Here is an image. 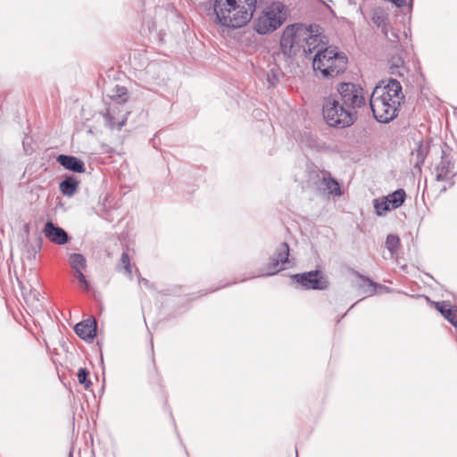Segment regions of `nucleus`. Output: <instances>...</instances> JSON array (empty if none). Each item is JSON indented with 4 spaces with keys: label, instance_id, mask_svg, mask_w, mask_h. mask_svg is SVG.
Here are the masks:
<instances>
[{
    "label": "nucleus",
    "instance_id": "0eeeda50",
    "mask_svg": "<svg viewBox=\"0 0 457 457\" xmlns=\"http://www.w3.org/2000/svg\"><path fill=\"white\" fill-rule=\"evenodd\" d=\"M307 33V26L302 24L287 26L280 39V49L284 55L292 57L300 52L303 49V37Z\"/></svg>",
    "mask_w": 457,
    "mask_h": 457
},
{
    "label": "nucleus",
    "instance_id": "cd10ccee",
    "mask_svg": "<svg viewBox=\"0 0 457 457\" xmlns=\"http://www.w3.org/2000/svg\"><path fill=\"white\" fill-rule=\"evenodd\" d=\"M75 277L79 281L80 287L84 290H86V291L89 290V284H88L85 275L83 274V271L75 272Z\"/></svg>",
    "mask_w": 457,
    "mask_h": 457
},
{
    "label": "nucleus",
    "instance_id": "5701e85b",
    "mask_svg": "<svg viewBox=\"0 0 457 457\" xmlns=\"http://www.w3.org/2000/svg\"><path fill=\"white\" fill-rule=\"evenodd\" d=\"M357 276L361 278V283H360L359 287L365 288L363 290L364 294H367L369 295H373L376 292L377 284L371 281L369 278H365L359 273H357Z\"/></svg>",
    "mask_w": 457,
    "mask_h": 457
},
{
    "label": "nucleus",
    "instance_id": "6e6552de",
    "mask_svg": "<svg viewBox=\"0 0 457 457\" xmlns=\"http://www.w3.org/2000/svg\"><path fill=\"white\" fill-rule=\"evenodd\" d=\"M292 278L304 289L324 290L328 287L327 279L319 270L295 274Z\"/></svg>",
    "mask_w": 457,
    "mask_h": 457
},
{
    "label": "nucleus",
    "instance_id": "7c9ffc66",
    "mask_svg": "<svg viewBox=\"0 0 457 457\" xmlns=\"http://www.w3.org/2000/svg\"><path fill=\"white\" fill-rule=\"evenodd\" d=\"M456 328H457V314L455 315V319L450 321Z\"/></svg>",
    "mask_w": 457,
    "mask_h": 457
},
{
    "label": "nucleus",
    "instance_id": "f704fd0d",
    "mask_svg": "<svg viewBox=\"0 0 457 457\" xmlns=\"http://www.w3.org/2000/svg\"><path fill=\"white\" fill-rule=\"evenodd\" d=\"M317 147H318L319 149H321V148H322V145H317Z\"/></svg>",
    "mask_w": 457,
    "mask_h": 457
},
{
    "label": "nucleus",
    "instance_id": "423d86ee",
    "mask_svg": "<svg viewBox=\"0 0 457 457\" xmlns=\"http://www.w3.org/2000/svg\"><path fill=\"white\" fill-rule=\"evenodd\" d=\"M337 98L356 119V110L366 104L363 88L357 84L343 82L337 86Z\"/></svg>",
    "mask_w": 457,
    "mask_h": 457
},
{
    "label": "nucleus",
    "instance_id": "2eb2a0df",
    "mask_svg": "<svg viewBox=\"0 0 457 457\" xmlns=\"http://www.w3.org/2000/svg\"><path fill=\"white\" fill-rule=\"evenodd\" d=\"M452 162L442 157L440 162L435 167L436 179L437 181H449L453 177Z\"/></svg>",
    "mask_w": 457,
    "mask_h": 457
},
{
    "label": "nucleus",
    "instance_id": "c756f323",
    "mask_svg": "<svg viewBox=\"0 0 457 457\" xmlns=\"http://www.w3.org/2000/svg\"><path fill=\"white\" fill-rule=\"evenodd\" d=\"M127 94V90L125 87H120L118 89V96L121 97Z\"/></svg>",
    "mask_w": 457,
    "mask_h": 457
},
{
    "label": "nucleus",
    "instance_id": "aec40b11",
    "mask_svg": "<svg viewBox=\"0 0 457 457\" xmlns=\"http://www.w3.org/2000/svg\"><path fill=\"white\" fill-rule=\"evenodd\" d=\"M69 262L75 272L83 271L87 268V260L80 253H72L69 257Z\"/></svg>",
    "mask_w": 457,
    "mask_h": 457
},
{
    "label": "nucleus",
    "instance_id": "20e7f679",
    "mask_svg": "<svg viewBox=\"0 0 457 457\" xmlns=\"http://www.w3.org/2000/svg\"><path fill=\"white\" fill-rule=\"evenodd\" d=\"M322 113L327 124L334 128L349 127L356 120L353 114L340 103L336 95H330L324 98Z\"/></svg>",
    "mask_w": 457,
    "mask_h": 457
},
{
    "label": "nucleus",
    "instance_id": "f03ea898",
    "mask_svg": "<svg viewBox=\"0 0 457 457\" xmlns=\"http://www.w3.org/2000/svg\"><path fill=\"white\" fill-rule=\"evenodd\" d=\"M212 21L226 29H239L253 18L256 0H213Z\"/></svg>",
    "mask_w": 457,
    "mask_h": 457
},
{
    "label": "nucleus",
    "instance_id": "c9c22d12",
    "mask_svg": "<svg viewBox=\"0 0 457 457\" xmlns=\"http://www.w3.org/2000/svg\"><path fill=\"white\" fill-rule=\"evenodd\" d=\"M69 457H73L72 453H70Z\"/></svg>",
    "mask_w": 457,
    "mask_h": 457
},
{
    "label": "nucleus",
    "instance_id": "b1692460",
    "mask_svg": "<svg viewBox=\"0 0 457 457\" xmlns=\"http://www.w3.org/2000/svg\"><path fill=\"white\" fill-rule=\"evenodd\" d=\"M449 306L450 305L445 302L436 303V309L450 322L452 320L455 319L457 311L452 310Z\"/></svg>",
    "mask_w": 457,
    "mask_h": 457
},
{
    "label": "nucleus",
    "instance_id": "72a5a7b5",
    "mask_svg": "<svg viewBox=\"0 0 457 457\" xmlns=\"http://www.w3.org/2000/svg\"><path fill=\"white\" fill-rule=\"evenodd\" d=\"M142 281H143V283H145V284L147 283V280L145 278H143Z\"/></svg>",
    "mask_w": 457,
    "mask_h": 457
},
{
    "label": "nucleus",
    "instance_id": "a211bd4d",
    "mask_svg": "<svg viewBox=\"0 0 457 457\" xmlns=\"http://www.w3.org/2000/svg\"><path fill=\"white\" fill-rule=\"evenodd\" d=\"M371 20L374 24H376L378 28H381L385 37H387V15L385 11L381 8L374 9L372 12Z\"/></svg>",
    "mask_w": 457,
    "mask_h": 457
},
{
    "label": "nucleus",
    "instance_id": "9d476101",
    "mask_svg": "<svg viewBox=\"0 0 457 457\" xmlns=\"http://www.w3.org/2000/svg\"><path fill=\"white\" fill-rule=\"evenodd\" d=\"M289 246L282 243L276 250L267 265L266 275L270 276L285 269L284 265L288 262Z\"/></svg>",
    "mask_w": 457,
    "mask_h": 457
},
{
    "label": "nucleus",
    "instance_id": "c85d7f7f",
    "mask_svg": "<svg viewBox=\"0 0 457 457\" xmlns=\"http://www.w3.org/2000/svg\"><path fill=\"white\" fill-rule=\"evenodd\" d=\"M418 157L420 159V162H423V161H424V150L421 148V146L418 149Z\"/></svg>",
    "mask_w": 457,
    "mask_h": 457
},
{
    "label": "nucleus",
    "instance_id": "412c9836",
    "mask_svg": "<svg viewBox=\"0 0 457 457\" xmlns=\"http://www.w3.org/2000/svg\"><path fill=\"white\" fill-rule=\"evenodd\" d=\"M374 209H375L376 214L378 216H383L390 210H393L386 197L375 199L374 200Z\"/></svg>",
    "mask_w": 457,
    "mask_h": 457
},
{
    "label": "nucleus",
    "instance_id": "1a4fd4ad",
    "mask_svg": "<svg viewBox=\"0 0 457 457\" xmlns=\"http://www.w3.org/2000/svg\"><path fill=\"white\" fill-rule=\"evenodd\" d=\"M308 33L303 37V51L305 56L312 54L313 52L318 53V50H324L325 43L323 41L324 37L320 32V27L318 25H310L307 27Z\"/></svg>",
    "mask_w": 457,
    "mask_h": 457
},
{
    "label": "nucleus",
    "instance_id": "a878e982",
    "mask_svg": "<svg viewBox=\"0 0 457 457\" xmlns=\"http://www.w3.org/2000/svg\"><path fill=\"white\" fill-rule=\"evenodd\" d=\"M21 290L25 301H38L39 293L36 289L28 290L21 283Z\"/></svg>",
    "mask_w": 457,
    "mask_h": 457
},
{
    "label": "nucleus",
    "instance_id": "39448f33",
    "mask_svg": "<svg viewBox=\"0 0 457 457\" xmlns=\"http://www.w3.org/2000/svg\"><path fill=\"white\" fill-rule=\"evenodd\" d=\"M284 5L272 3L253 21V29L260 35H266L278 29L286 20Z\"/></svg>",
    "mask_w": 457,
    "mask_h": 457
},
{
    "label": "nucleus",
    "instance_id": "ddd939ff",
    "mask_svg": "<svg viewBox=\"0 0 457 457\" xmlns=\"http://www.w3.org/2000/svg\"><path fill=\"white\" fill-rule=\"evenodd\" d=\"M56 161L66 170L78 173L85 172V163L75 156L60 154Z\"/></svg>",
    "mask_w": 457,
    "mask_h": 457
},
{
    "label": "nucleus",
    "instance_id": "dca6fc26",
    "mask_svg": "<svg viewBox=\"0 0 457 457\" xmlns=\"http://www.w3.org/2000/svg\"><path fill=\"white\" fill-rule=\"evenodd\" d=\"M79 180L72 176L67 177L60 183V191L66 196H72L78 190Z\"/></svg>",
    "mask_w": 457,
    "mask_h": 457
},
{
    "label": "nucleus",
    "instance_id": "9b49d317",
    "mask_svg": "<svg viewBox=\"0 0 457 457\" xmlns=\"http://www.w3.org/2000/svg\"><path fill=\"white\" fill-rule=\"evenodd\" d=\"M315 184L320 190L328 195H341L342 192L338 182L331 177L330 172L327 170H319L316 172Z\"/></svg>",
    "mask_w": 457,
    "mask_h": 457
},
{
    "label": "nucleus",
    "instance_id": "473e14b6",
    "mask_svg": "<svg viewBox=\"0 0 457 457\" xmlns=\"http://www.w3.org/2000/svg\"><path fill=\"white\" fill-rule=\"evenodd\" d=\"M33 251H34L33 257L35 258L37 251H36V249H34Z\"/></svg>",
    "mask_w": 457,
    "mask_h": 457
},
{
    "label": "nucleus",
    "instance_id": "bb28decb",
    "mask_svg": "<svg viewBox=\"0 0 457 457\" xmlns=\"http://www.w3.org/2000/svg\"><path fill=\"white\" fill-rule=\"evenodd\" d=\"M87 375H88V372L86 369L81 368L79 370L78 380L80 384L85 385L86 388H89V386L92 384L89 380L87 379Z\"/></svg>",
    "mask_w": 457,
    "mask_h": 457
},
{
    "label": "nucleus",
    "instance_id": "4c0bfd02",
    "mask_svg": "<svg viewBox=\"0 0 457 457\" xmlns=\"http://www.w3.org/2000/svg\"><path fill=\"white\" fill-rule=\"evenodd\" d=\"M295 457H298V454L296 453V456Z\"/></svg>",
    "mask_w": 457,
    "mask_h": 457
},
{
    "label": "nucleus",
    "instance_id": "4468645a",
    "mask_svg": "<svg viewBox=\"0 0 457 457\" xmlns=\"http://www.w3.org/2000/svg\"><path fill=\"white\" fill-rule=\"evenodd\" d=\"M74 330L80 338L92 341L96 335V323L95 320H84L78 323Z\"/></svg>",
    "mask_w": 457,
    "mask_h": 457
},
{
    "label": "nucleus",
    "instance_id": "7ed1b4c3",
    "mask_svg": "<svg viewBox=\"0 0 457 457\" xmlns=\"http://www.w3.org/2000/svg\"><path fill=\"white\" fill-rule=\"evenodd\" d=\"M312 67L324 79L335 78L346 70L347 58L331 47L320 49L313 57Z\"/></svg>",
    "mask_w": 457,
    "mask_h": 457
},
{
    "label": "nucleus",
    "instance_id": "f257e3e1",
    "mask_svg": "<svg viewBox=\"0 0 457 457\" xmlns=\"http://www.w3.org/2000/svg\"><path fill=\"white\" fill-rule=\"evenodd\" d=\"M404 96L400 82L395 79L382 80L375 87L370 99V106L375 119L389 122L396 117Z\"/></svg>",
    "mask_w": 457,
    "mask_h": 457
},
{
    "label": "nucleus",
    "instance_id": "2f4dec72",
    "mask_svg": "<svg viewBox=\"0 0 457 457\" xmlns=\"http://www.w3.org/2000/svg\"><path fill=\"white\" fill-rule=\"evenodd\" d=\"M392 36H393L395 38H397V35H396L395 32H392Z\"/></svg>",
    "mask_w": 457,
    "mask_h": 457
},
{
    "label": "nucleus",
    "instance_id": "f8f14e48",
    "mask_svg": "<svg viewBox=\"0 0 457 457\" xmlns=\"http://www.w3.org/2000/svg\"><path fill=\"white\" fill-rule=\"evenodd\" d=\"M43 232L54 244L64 245L68 242L69 237L66 231L60 227H56L51 221L46 223Z\"/></svg>",
    "mask_w": 457,
    "mask_h": 457
},
{
    "label": "nucleus",
    "instance_id": "393cba45",
    "mask_svg": "<svg viewBox=\"0 0 457 457\" xmlns=\"http://www.w3.org/2000/svg\"><path fill=\"white\" fill-rule=\"evenodd\" d=\"M400 245V238L395 235H388L386 240V247L391 253L396 252Z\"/></svg>",
    "mask_w": 457,
    "mask_h": 457
},
{
    "label": "nucleus",
    "instance_id": "4be33fe9",
    "mask_svg": "<svg viewBox=\"0 0 457 457\" xmlns=\"http://www.w3.org/2000/svg\"><path fill=\"white\" fill-rule=\"evenodd\" d=\"M124 270L125 273L128 275L129 279H132V269L130 264L129 256L127 253H123L120 256V260L117 264V270Z\"/></svg>",
    "mask_w": 457,
    "mask_h": 457
},
{
    "label": "nucleus",
    "instance_id": "f3484780",
    "mask_svg": "<svg viewBox=\"0 0 457 457\" xmlns=\"http://www.w3.org/2000/svg\"><path fill=\"white\" fill-rule=\"evenodd\" d=\"M115 109L114 108H109L106 112V113L104 115L106 124L110 129H117L118 130H120L121 128L125 125L127 120V115L128 112L123 115L122 119L120 120H116L115 119Z\"/></svg>",
    "mask_w": 457,
    "mask_h": 457
},
{
    "label": "nucleus",
    "instance_id": "6ab92c4d",
    "mask_svg": "<svg viewBox=\"0 0 457 457\" xmlns=\"http://www.w3.org/2000/svg\"><path fill=\"white\" fill-rule=\"evenodd\" d=\"M406 194L403 189H397L392 194L386 196L387 202L390 204L392 209H396L400 207L405 200Z\"/></svg>",
    "mask_w": 457,
    "mask_h": 457
},
{
    "label": "nucleus",
    "instance_id": "e433bc0d",
    "mask_svg": "<svg viewBox=\"0 0 457 457\" xmlns=\"http://www.w3.org/2000/svg\"><path fill=\"white\" fill-rule=\"evenodd\" d=\"M386 37H387V39H390V37L387 36Z\"/></svg>",
    "mask_w": 457,
    "mask_h": 457
}]
</instances>
